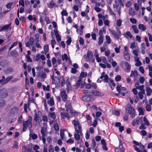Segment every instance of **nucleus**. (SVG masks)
<instances>
[{"label":"nucleus","instance_id":"obj_1","mask_svg":"<svg viewBox=\"0 0 152 152\" xmlns=\"http://www.w3.org/2000/svg\"><path fill=\"white\" fill-rule=\"evenodd\" d=\"M72 123L74 124L75 132L74 133L75 138L76 140H79L80 139V136L82 135L81 124L79 121L75 120H73Z\"/></svg>","mask_w":152,"mask_h":152},{"label":"nucleus","instance_id":"obj_2","mask_svg":"<svg viewBox=\"0 0 152 152\" xmlns=\"http://www.w3.org/2000/svg\"><path fill=\"white\" fill-rule=\"evenodd\" d=\"M126 111L131 115V117L134 118L135 116V111L133 107L132 106L129 104H127L126 106Z\"/></svg>","mask_w":152,"mask_h":152},{"label":"nucleus","instance_id":"obj_3","mask_svg":"<svg viewBox=\"0 0 152 152\" xmlns=\"http://www.w3.org/2000/svg\"><path fill=\"white\" fill-rule=\"evenodd\" d=\"M27 127H28L30 129L32 128V124L31 119H29L23 122V131L25 132L26 129Z\"/></svg>","mask_w":152,"mask_h":152},{"label":"nucleus","instance_id":"obj_4","mask_svg":"<svg viewBox=\"0 0 152 152\" xmlns=\"http://www.w3.org/2000/svg\"><path fill=\"white\" fill-rule=\"evenodd\" d=\"M115 4L113 5V7L117 10L121 9V6H123L122 0H115Z\"/></svg>","mask_w":152,"mask_h":152},{"label":"nucleus","instance_id":"obj_5","mask_svg":"<svg viewBox=\"0 0 152 152\" xmlns=\"http://www.w3.org/2000/svg\"><path fill=\"white\" fill-rule=\"evenodd\" d=\"M8 96V92L5 88H2L0 89V97L4 98Z\"/></svg>","mask_w":152,"mask_h":152},{"label":"nucleus","instance_id":"obj_6","mask_svg":"<svg viewBox=\"0 0 152 152\" xmlns=\"http://www.w3.org/2000/svg\"><path fill=\"white\" fill-rule=\"evenodd\" d=\"M60 95L62 98V100L64 102H66L67 101L68 97L65 90L64 89L61 90L60 91Z\"/></svg>","mask_w":152,"mask_h":152},{"label":"nucleus","instance_id":"obj_7","mask_svg":"<svg viewBox=\"0 0 152 152\" xmlns=\"http://www.w3.org/2000/svg\"><path fill=\"white\" fill-rule=\"evenodd\" d=\"M31 150L32 147L30 145H28L27 147L24 145L22 147V152H31Z\"/></svg>","mask_w":152,"mask_h":152},{"label":"nucleus","instance_id":"obj_8","mask_svg":"<svg viewBox=\"0 0 152 152\" xmlns=\"http://www.w3.org/2000/svg\"><path fill=\"white\" fill-rule=\"evenodd\" d=\"M109 30L110 31L112 35L115 38L117 39H119V36H120L121 35V33L120 30L118 31V33H116L115 31L114 30H111L110 29Z\"/></svg>","mask_w":152,"mask_h":152},{"label":"nucleus","instance_id":"obj_9","mask_svg":"<svg viewBox=\"0 0 152 152\" xmlns=\"http://www.w3.org/2000/svg\"><path fill=\"white\" fill-rule=\"evenodd\" d=\"M93 55L92 52L90 51H88L87 53L86 60L87 62H90L93 58Z\"/></svg>","mask_w":152,"mask_h":152},{"label":"nucleus","instance_id":"obj_10","mask_svg":"<svg viewBox=\"0 0 152 152\" xmlns=\"http://www.w3.org/2000/svg\"><path fill=\"white\" fill-rule=\"evenodd\" d=\"M65 107L66 108V111L68 112L70 110V112L72 113L71 110V103L70 101L68 100L67 101L65 105Z\"/></svg>","mask_w":152,"mask_h":152},{"label":"nucleus","instance_id":"obj_11","mask_svg":"<svg viewBox=\"0 0 152 152\" xmlns=\"http://www.w3.org/2000/svg\"><path fill=\"white\" fill-rule=\"evenodd\" d=\"M41 133L42 134V137H45L47 134V129L45 127L41 128Z\"/></svg>","mask_w":152,"mask_h":152},{"label":"nucleus","instance_id":"obj_12","mask_svg":"<svg viewBox=\"0 0 152 152\" xmlns=\"http://www.w3.org/2000/svg\"><path fill=\"white\" fill-rule=\"evenodd\" d=\"M136 88L140 90V91L139 92L142 93L143 94H145V91L144 89V86L143 85H142L140 86H136Z\"/></svg>","mask_w":152,"mask_h":152},{"label":"nucleus","instance_id":"obj_13","mask_svg":"<svg viewBox=\"0 0 152 152\" xmlns=\"http://www.w3.org/2000/svg\"><path fill=\"white\" fill-rule=\"evenodd\" d=\"M11 25V23H10L8 24H7L4 26H3L0 29V32L2 31H6L9 28H10V26Z\"/></svg>","mask_w":152,"mask_h":152},{"label":"nucleus","instance_id":"obj_14","mask_svg":"<svg viewBox=\"0 0 152 152\" xmlns=\"http://www.w3.org/2000/svg\"><path fill=\"white\" fill-rule=\"evenodd\" d=\"M60 114L62 119H64L65 118H67L68 119L69 118V114L67 113H61Z\"/></svg>","mask_w":152,"mask_h":152},{"label":"nucleus","instance_id":"obj_15","mask_svg":"<svg viewBox=\"0 0 152 152\" xmlns=\"http://www.w3.org/2000/svg\"><path fill=\"white\" fill-rule=\"evenodd\" d=\"M13 78V76H10L8 77L6 79H5L4 82L1 83L2 85H4L8 83L9 81H10Z\"/></svg>","mask_w":152,"mask_h":152},{"label":"nucleus","instance_id":"obj_16","mask_svg":"<svg viewBox=\"0 0 152 152\" xmlns=\"http://www.w3.org/2000/svg\"><path fill=\"white\" fill-rule=\"evenodd\" d=\"M54 32L56 37L57 41L58 42H59L61 41V38L59 35V34L58 31L57 30H54Z\"/></svg>","mask_w":152,"mask_h":152},{"label":"nucleus","instance_id":"obj_17","mask_svg":"<svg viewBox=\"0 0 152 152\" xmlns=\"http://www.w3.org/2000/svg\"><path fill=\"white\" fill-rule=\"evenodd\" d=\"M123 143H124L121 140H119V147L121 152H124L125 149L123 145Z\"/></svg>","mask_w":152,"mask_h":152},{"label":"nucleus","instance_id":"obj_18","mask_svg":"<svg viewBox=\"0 0 152 152\" xmlns=\"http://www.w3.org/2000/svg\"><path fill=\"white\" fill-rule=\"evenodd\" d=\"M146 95L147 96H150L151 95L152 93L151 89L149 87H146Z\"/></svg>","mask_w":152,"mask_h":152},{"label":"nucleus","instance_id":"obj_19","mask_svg":"<svg viewBox=\"0 0 152 152\" xmlns=\"http://www.w3.org/2000/svg\"><path fill=\"white\" fill-rule=\"evenodd\" d=\"M138 28L142 31H144L146 29V27L143 24H140L138 26Z\"/></svg>","mask_w":152,"mask_h":152},{"label":"nucleus","instance_id":"obj_20","mask_svg":"<svg viewBox=\"0 0 152 152\" xmlns=\"http://www.w3.org/2000/svg\"><path fill=\"white\" fill-rule=\"evenodd\" d=\"M129 13L131 15L133 16L135 15L134 10L132 8H130L128 10Z\"/></svg>","mask_w":152,"mask_h":152},{"label":"nucleus","instance_id":"obj_21","mask_svg":"<svg viewBox=\"0 0 152 152\" xmlns=\"http://www.w3.org/2000/svg\"><path fill=\"white\" fill-rule=\"evenodd\" d=\"M92 93L93 95L95 96H101V94L100 92L96 90H93L92 91Z\"/></svg>","mask_w":152,"mask_h":152},{"label":"nucleus","instance_id":"obj_22","mask_svg":"<svg viewBox=\"0 0 152 152\" xmlns=\"http://www.w3.org/2000/svg\"><path fill=\"white\" fill-rule=\"evenodd\" d=\"M48 103L50 106H53L54 104V102L53 98L52 97L51 98L50 100L48 101Z\"/></svg>","mask_w":152,"mask_h":152},{"label":"nucleus","instance_id":"obj_23","mask_svg":"<svg viewBox=\"0 0 152 152\" xmlns=\"http://www.w3.org/2000/svg\"><path fill=\"white\" fill-rule=\"evenodd\" d=\"M49 115L50 117L53 119H55L56 118V115L55 113L54 112H50L49 113Z\"/></svg>","mask_w":152,"mask_h":152},{"label":"nucleus","instance_id":"obj_24","mask_svg":"<svg viewBox=\"0 0 152 152\" xmlns=\"http://www.w3.org/2000/svg\"><path fill=\"white\" fill-rule=\"evenodd\" d=\"M103 36H100L99 38L98 44L100 45L102 44L103 42Z\"/></svg>","mask_w":152,"mask_h":152},{"label":"nucleus","instance_id":"obj_25","mask_svg":"<svg viewBox=\"0 0 152 152\" xmlns=\"http://www.w3.org/2000/svg\"><path fill=\"white\" fill-rule=\"evenodd\" d=\"M144 109L142 107H140L138 109V111L139 112V115H144Z\"/></svg>","mask_w":152,"mask_h":152},{"label":"nucleus","instance_id":"obj_26","mask_svg":"<svg viewBox=\"0 0 152 152\" xmlns=\"http://www.w3.org/2000/svg\"><path fill=\"white\" fill-rule=\"evenodd\" d=\"M124 36L126 37H129L131 39L132 38V35L130 34V32L129 31H127L126 32V33L124 34Z\"/></svg>","mask_w":152,"mask_h":152},{"label":"nucleus","instance_id":"obj_27","mask_svg":"<svg viewBox=\"0 0 152 152\" xmlns=\"http://www.w3.org/2000/svg\"><path fill=\"white\" fill-rule=\"evenodd\" d=\"M105 38L106 40V42H105V43H107V44H110L111 42V40L110 37L108 35H106Z\"/></svg>","mask_w":152,"mask_h":152},{"label":"nucleus","instance_id":"obj_28","mask_svg":"<svg viewBox=\"0 0 152 152\" xmlns=\"http://www.w3.org/2000/svg\"><path fill=\"white\" fill-rule=\"evenodd\" d=\"M132 28L133 29L134 32L135 33L137 34L139 32V30L135 25L132 26Z\"/></svg>","mask_w":152,"mask_h":152},{"label":"nucleus","instance_id":"obj_29","mask_svg":"<svg viewBox=\"0 0 152 152\" xmlns=\"http://www.w3.org/2000/svg\"><path fill=\"white\" fill-rule=\"evenodd\" d=\"M66 84L67 86L66 89L67 91H69L71 88V85L68 80H66Z\"/></svg>","mask_w":152,"mask_h":152},{"label":"nucleus","instance_id":"obj_30","mask_svg":"<svg viewBox=\"0 0 152 152\" xmlns=\"http://www.w3.org/2000/svg\"><path fill=\"white\" fill-rule=\"evenodd\" d=\"M29 136L31 137L33 140L36 139L37 138V136L36 134H32L31 132L29 134Z\"/></svg>","mask_w":152,"mask_h":152},{"label":"nucleus","instance_id":"obj_31","mask_svg":"<svg viewBox=\"0 0 152 152\" xmlns=\"http://www.w3.org/2000/svg\"><path fill=\"white\" fill-rule=\"evenodd\" d=\"M12 148L17 149L18 148V142L16 141H15L13 144Z\"/></svg>","mask_w":152,"mask_h":152},{"label":"nucleus","instance_id":"obj_32","mask_svg":"<svg viewBox=\"0 0 152 152\" xmlns=\"http://www.w3.org/2000/svg\"><path fill=\"white\" fill-rule=\"evenodd\" d=\"M143 121L144 122V124H145L147 126L149 125L150 123L148 121V120L146 118L145 116L144 117Z\"/></svg>","mask_w":152,"mask_h":152},{"label":"nucleus","instance_id":"obj_33","mask_svg":"<svg viewBox=\"0 0 152 152\" xmlns=\"http://www.w3.org/2000/svg\"><path fill=\"white\" fill-rule=\"evenodd\" d=\"M82 78L79 77V80L76 82V86L77 87L80 86V85L82 81Z\"/></svg>","mask_w":152,"mask_h":152},{"label":"nucleus","instance_id":"obj_34","mask_svg":"<svg viewBox=\"0 0 152 152\" xmlns=\"http://www.w3.org/2000/svg\"><path fill=\"white\" fill-rule=\"evenodd\" d=\"M87 76V74L86 73L84 72H81V74L80 75V77L82 78L86 77Z\"/></svg>","mask_w":152,"mask_h":152},{"label":"nucleus","instance_id":"obj_35","mask_svg":"<svg viewBox=\"0 0 152 152\" xmlns=\"http://www.w3.org/2000/svg\"><path fill=\"white\" fill-rule=\"evenodd\" d=\"M7 63L6 61L3 60L0 62V65L1 66L4 67L6 65Z\"/></svg>","mask_w":152,"mask_h":152},{"label":"nucleus","instance_id":"obj_36","mask_svg":"<svg viewBox=\"0 0 152 152\" xmlns=\"http://www.w3.org/2000/svg\"><path fill=\"white\" fill-rule=\"evenodd\" d=\"M96 146V143L94 139L92 140V146L93 149L95 148Z\"/></svg>","mask_w":152,"mask_h":152},{"label":"nucleus","instance_id":"obj_37","mask_svg":"<svg viewBox=\"0 0 152 152\" xmlns=\"http://www.w3.org/2000/svg\"><path fill=\"white\" fill-rule=\"evenodd\" d=\"M44 50L45 54L48 52L49 50L48 45H46L44 46Z\"/></svg>","mask_w":152,"mask_h":152},{"label":"nucleus","instance_id":"obj_38","mask_svg":"<svg viewBox=\"0 0 152 152\" xmlns=\"http://www.w3.org/2000/svg\"><path fill=\"white\" fill-rule=\"evenodd\" d=\"M125 66L126 69L127 70H129L130 68V66L129 64L127 62H125Z\"/></svg>","mask_w":152,"mask_h":152},{"label":"nucleus","instance_id":"obj_39","mask_svg":"<svg viewBox=\"0 0 152 152\" xmlns=\"http://www.w3.org/2000/svg\"><path fill=\"white\" fill-rule=\"evenodd\" d=\"M141 46L142 47L141 53L143 54H145L144 50L145 49L144 44L143 43H142L141 45Z\"/></svg>","mask_w":152,"mask_h":152},{"label":"nucleus","instance_id":"obj_40","mask_svg":"<svg viewBox=\"0 0 152 152\" xmlns=\"http://www.w3.org/2000/svg\"><path fill=\"white\" fill-rule=\"evenodd\" d=\"M54 128L55 130L56 131H57L59 129L58 124L57 123H55L54 124Z\"/></svg>","mask_w":152,"mask_h":152},{"label":"nucleus","instance_id":"obj_41","mask_svg":"<svg viewBox=\"0 0 152 152\" xmlns=\"http://www.w3.org/2000/svg\"><path fill=\"white\" fill-rule=\"evenodd\" d=\"M103 80L105 83H108V77L107 75H104V79H103Z\"/></svg>","mask_w":152,"mask_h":152},{"label":"nucleus","instance_id":"obj_42","mask_svg":"<svg viewBox=\"0 0 152 152\" xmlns=\"http://www.w3.org/2000/svg\"><path fill=\"white\" fill-rule=\"evenodd\" d=\"M30 45L32 46L33 45L34 43V39L32 37H30L29 39V42Z\"/></svg>","mask_w":152,"mask_h":152},{"label":"nucleus","instance_id":"obj_43","mask_svg":"<svg viewBox=\"0 0 152 152\" xmlns=\"http://www.w3.org/2000/svg\"><path fill=\"white\" fill-rule=\"evenodd\" d=\"M62 59L63 61H64L65 60H67L68 59V57L66 54H64L63 55H62Z\"/></svg>","mask_w":152,"mask_h":152},{"label":"nucleus","instance_id":"obj_44","mask_svg":"<svg viewBox=\"0 0 152 152\" xmlns=\"http://www.w3.org/2000/svg\"><path fill=\"white\" fill-rule=\"evenodd\" d=\"M54 4L53 1L51 0L50 1L49 5H48V6L49 8H51L53 7L54 6Z\"/></svg>","mask_w":152,"mask_h":152},{"label":"nucleus","instance_id":"obj_45","mask_svg":"<svg viewBox=\"0 0 152 152\" xmlns=\"http://www.w3.org/2000/svg\"><path fill=\"white\" fill-rule=\"evenodd\" d=\"M146 110L150 111L151 110V106L150 104H147L146 106Z\"/></svg>","mask_w":152,"mask_h":152},{"label":"nucleus","instance_id":"obj_46","mask_svg":"<svg viewBox=\"0 0 152 152\" xmlns=\"http://www.w3.org/2000/svg\"><path fill=\"white\" fill-rule=\"evenodd\" d=\"M61 14L62 16H67L68 15V13L65 10H63L61 13Z\"/></svg>","mask_w":152,"mask_h":152},{"label":"nucleus","instance_id":"obj_47","mask_svg":"<svg viewBox=\"0 0 152 152\" xmlns=\"http://www.w3.org/2000/svg\"><path fill=\"white\" fill-rule=\"evenodd\" d=\"M130 21L133 23L135 24L137 23V20L136 19L134 18H131L129 19Z\"/></svg>","mask_w":152,"mask_h":152},{"label":"nucleus","instance_id":"obj_48","mask_svg":"<svg viewBox=\"0 0 152 152\" xmlns=\"http://www.w3.org/2000/svg\"><path fill=\"white\" fill-rule=\"evenodd\" d=\"M124 58L127 61H129L130 59V56L129 54L124 55Z\"/></svg>","mask_w":152,"mask_h":152},{"label":"nucleus","instance_id":"obj_49","mask_svg":"<svg viewBox=\"0 0 152 152\" xmlns=\"http://www.w3.org/2000/svg\"><path fill=\"white\" fill-rule=\"evenodd\" d=\"M105 43H104V46L102 47H101L100 49L101 50V52L102 53L105 50Z\"/></svg>","mask_w":152,"mask_h":152},{"label":"nucleus","instance_id":"obj_50","mask_svg":"<svg viewBox=\"0 0 152 152\" xmlns=\"http://www.w3.org/2000/svg\"><path fill=\"white\" fill-rule=\"evenodd\" d=\"M60 136L61 139H63L64 137V131L61 130L60 131Z\"/></svg>","mask_w":152,"mask_h":152},{"label":"nucleus","instance_id":"obj_51","mask_svg":"<svg viewBox=\"0 0 152 152\" xmlns=\"http://www.w3.org/2000/svg\"><path fill=\"white\" fill-rule=\"evenodd\" d=\"M139 129H146V127L145 126L144 124H142L139 126Z\"/></svg>","mask_w":152,"mask_h":152},{"label":"nucleus","instance_id":"obj_52","mask_svg":"<svg viewBox=\"0 0 152 152\" xmlns=\"http://www.w3.org/2000/svg\"><path fill=\"white\" fill-rule=\"evenodd\" d=\"M122 21L120 19H118L117 21V24L118 26H120L122 23Z\"/></svg>","mask_w":152,"mask_h":152},{"label":"nucleus","instance_id":"obj_53","mask_svg":"<svg viewBox=\"0 0 152 152\" xmlns=\"http://www.w3.org/2000/svg\"><path fill=\"white\" fill-rule=\"evenodd\" d=\"M134 8L136 11H138L139 10V8L140 6L138 5L137 3H135L134 4Z\"/></svg>","mask_w":152,"mask_h":152},{"label":"nucleus","instance_id":"obj_54","mask_svg":"<svg viewBox=\"0 0 152 152\" xmlns=\"http://www.w3.org/2000/svg\"><path fill=\"white\" fill-rule=\"evenodd\" d=\"M76 4L78 6H81V3L79 0H76L75 1Z\"/></svg>","mask_w":152,"mask_h":152},{"label":"nucleus","instance_id":"obj_55","mask_svg":"<svg viewBox=\"0 0 152 152\" xmlns=\"http://www.w3.org/2000/svg\"><path fill=\"white\" fill-rule=\"evenodd\" d=\"M115 80L117 82L121 80V77L119 75H117L115 78Z\"/></svg>","mask_w":152,"mask_h":152},{"label":"nucleus","instance_id":"obj_56","mask_svg":"<svg viewBox=\"0 0 152 152\" xmlns=\"http://www.w3.org/2000/svg\"><path fill=\"white\" fill-rule=\"evenodd\" d=\"M12 4L13 3L12 2H10L7 4L6 6V7L8 9H10Z\"/></svg>","mask_w":152,"mask_h":152},{"label":"nucleus","instance_id":"obj_57","mask_svg":"<svg viewBox=\"0 0 152 152\" xmlns=\"http://www.w3.org/2000/svg\"><path fill=\"white\" fill-rule=\"evenodd\" d=\"M49 152H54V150L52 145H50L49 147Z\"/></svg>","mask_w":152,"mask_h":152},{"label":"nucleus","instance_id":"obj_58","mask_svg":"<svg viewBox=\"0 0 152 152\" xmlns=\"http://www.w3.org/2000/svg\"><path fill=\"white\" fill-rule=\"evenodd\" d=\"M47 75L45 72H42V73L40 76V77L41 78L44 79L46 77Z\"/></svg>","mask_w":152,"mask_h":152},{"label":"nucleus","instance_id":"obj_59","mask_svg":"<svg viewBox=\"0 0 152 152\" xmlns=\"http://www.w3.org/2000/svg\"><path fill=\"white\" fill-rule=\"evenodd\" d=\"M20 20H21L23 22H25L26 19L25 17L24 16H21L19 18Z\"/></svg>","mask_w":152,"mask_h":152},{"label":"nucleus","instance_id":"obj_60","mask_svg":"<svg viewBox=\"0 0 152 152\" xmlns=\"http://www.w3.org/2000/svg\"><path fill=\"white\" fill-rule=\"evenodd\" d=\"M108 10L110 13L111 14V15H115L114 13L112 11L111 8L110 7H108Z\"/></svg>","mask_w":152,"mask_h":152},{"label":"nucleus","instance_id":"obj_61","mask_svg":"<svg viewBox=\"0 0 152 152\" xmlns=\"http://www.w3.org/2000/svg\"><path fill=\"white\" fill-rule=\"evenodd\" d=\"M139 70L140 72L142 73H144V70L143 67L142 66H140L139 67Z\"/></svg>","mask_w":152,"mask_h":152},{"label":"nucleus","instance_id":"obj_62","mask_svg":"<svg viewBox=\"0 0 152 152\" xmlns=\"http://www.w3.org/2000/svg\"><path fill=\"white\" fill-rule=\"evenodd\" d=\"M145 80V78L143 77H141L139 79V81L140 83L142 84Z\"/></svg>","mask_w":152,"mask_h":152},{"label":"nucleus","instance_id":"obj_63","mask_svg":"<svg viewBox=\"0 0 152 152\" xmlns=\"http://www.w3.org/2000/svg\"><path fill=\"white\" fill-rule=\"evenodd\" d=\"M17 52L15 50L12 51L10 53V55L12 56H14L15 55H17Z\"/></svg>","mask_w":152,"mask_h":152},{"label":"nucleus","instance_id":"obj_64","mask_svg":"<svg viewBox=\"0 0 152 152\" xmlns=\"http://www.w3.org/2000/svg\"><path fill=\"white\" fill-rule=\"evenodd\" d=\"M143 94L140 92H138V95L139 96V98L141 99H142L143 98Z\"/></svg>","mask_w":152,"mask_h":152}]
</instances>
